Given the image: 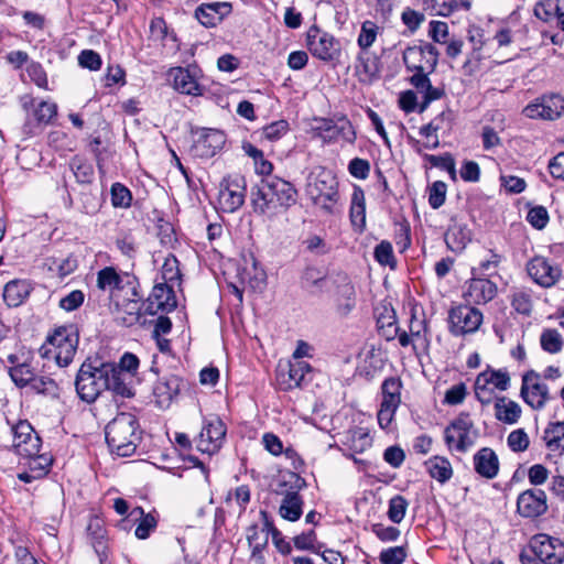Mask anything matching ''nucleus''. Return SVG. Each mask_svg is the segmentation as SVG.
I'll list each match as a JSON object with an SVG mask.
<instances>
[{
	"label": "nucleus",
	"mask_w": 564,
	"mask_h": 564,
	"mask_svg": "<svg viewBox=\"0 0 564 564\" xmlns=\"http://www.w3.org/2000/svg\"><path fill=\"white\" fill-rule=\"evenodd\" d=\"M110 451L120 457L131 456L141 440L139 422L131 413H119L105 429Z\"/></svg>",
	"instance_id": "nucleus-1"
},
{
	"label": "nucleus",
	"mask_w": 564,
	"mask_h": 564,
	"mask_svg": "<svg viewBox=\"0 0 564 564\" xmlns=\"http://www.w3.org/2000/svg\"><path fill=\"white\" fill-rule=\"evenodd\" d=\"M305 194L315 206L326 214L336 213L339 199L338 182L330 171L321 167L310 173L306 178Z\"/></svg>",
	"instance_id": "nucleus-2"
},
{
	"label": "nucleus",
	"mask_w": 564,
	"mask_h": 564,
	"mask_svg": "<svg viewBox=\"0 0 564 564\" xmlns=\"http://www.w3.org/2000/svg\"><path fill=\"white\" fill-rule=\"evenodd\" d=\"M111 368L106 366V362L89 360L83 362L80 366L76 380L75 388L80 400L93 403L107 389V376Z\"/></svg>",
	"instance_id": "nucleus-3"
},
{
	"label": "nucleus",
	"mask_w": 564,
	"mask_h": 564,
	"mask_svg": "<svg viewBox=\"0 0 564 564\" xmlns=\"http://www.w3.org/2000/svg\"><path fill=\"white\" fill-rule=\"evenodd\" d=\"M479 436L468 413H460L444 431V440L449 451L467 452Z\"/></svg>",
	"instance_id": "nucleus-4"
},
{
	"label": "nucleus",
	"mask_w": 564,
	"mask_h": 564,
	"mask_svg": "<svg viewBox=\"0 0 564 564\" xmlns=\"http://www.w3.org/2000/svg\"><path fill=\"white\" fill-rule=\"evenodd\" d=\"M47 344L54 349V358L56 362L66 367L72 361L76 354L78 346V333L73 326H61L47 337Z\"/></svg>",
	"instance_id": "nucleus-5"
},
{
	"label": "nucleus",
	"mask_w": 564,
	"mask_h": 564,
	"mask_svg": "<svg viewBox=\"0 0 564 564\" xmlns=\"http://www.w3.org/2000/svg\"><path fill=\"white\" fill-rule=\"evenodd\" d=\"M246 198V178L239 174L228 175L219 184L218 204L223 212L234 213Z\"/></svg>",
	"instance_id": "nucleus-6"
},
{
	"label": "nucleus",
	"mask_w": 564,
	"mask_h": 564,
	"mask_svg": "<svg viewBox=\"0 0 564 564\" xmlns=\"http://www.w3.org/2000/svg\"><path fill=\"white\" fill-rule=\"evenodd\" d=\"M481 323V312L469 305H458L448 313V328L454 336L475 333Z\"/></svg>",
	"instance_id": "nucleus-7"
},
{
	"label": "nucleus",
	"mask_w": 564,
	"mask_h": 564,
	"mask_svg": "<svg viewBox=\"0 0 564 564\" xmlns=\"http://www.w3.org/2000/svg\"><path fill=\"white\" fill-rule=\"evenodd\" d=\"M135 282L134 275L128 273L119 275L112 267H106L97 273V288L101 291H108L115 299L119 297L118 292L126 288H128L127 295L138 296Z\"/></svg>",
	"instance_id": "nucleus-8"
},
{
	"label": "nucleus",
	"mask_w": 564,
	"mask_h": 564,
	"mask_svg": "<svg viewBox=\"0 0 564 564\" xmlns=\"http://www.w3.org/2000/svg\"><path fill=\"white\" fill-rule=\"evenodd\" d=\"M307 46L310 52L322 61L335 59L340 53L338 41L316 26H312L307 32Z\"/></svg>",
	"instance_id": "nucleus-9"
},
{
	"label": "nucleus",
	"mask_w": 564,
	"mask_h": 564,
	"mask_svg": "<svg viewBox=\"0 0 564 564\" xmlns=\"http://www.w3.org/2000/svg\"><path fill=\"white\" fill-rule=\"evenodd\" d=\"M13 448L25 457L36 456L41 449V440L28 421H20L12 427Z\"/></svg>",
	"instance_id": "nucleus-10"
},
{
	"label": "nucleus",
	"mask_w": 564,
	"mask_h": 564,
	"mask_svg": "<svg viewBox=\"0 0 564 564\" xmlns=\"http://www.w3.org/2000/svg\"><path fill=\"white\" fill-rule=\"evenodd\" d=\"M312 367L306 361H289L285 365H279L276 380L281 390L289 391L299 388L305 381Z\"/></svg>",
	"instance_id": "nucleus-11"
},
{
	"label": "nucleus",
	"mask_w": 564,
	"mask_h": 564,
	"mask_svg": "<svg viewBox=\"0 0 564 564\" xmlns=\"http://www.w3.org/2000/svg\"><path fill=\"white\" fill-rule=\"evenodd\" d=\"M531 550L545 564H560L564 557V544L547 534H536L531 542Z\"/></svg>",
	"instance_id": "nucleus-12"
},
{
	"label": "nucleus",
	"mask_w": 564,
	"mask_h": 564,
	"mask_svg": "<svg viewBox=\"0 0 564 564\" xmlns=\"http://www.w3.org/2000/svg\"><path fill=\"white\" fill-rule=\"evenodd\" d=\"M226 426L219 417H213L203 425L197 440V449L202 453L213 454L223 444Z\"/></svg>",
	"instance_id": "nucleus-13"
},
{
	"label": "nucleus",
	"mask_w": 564,
	"mask_h": 564,
	"mask_svg": "<svg viewBox=\"0 0 564 564\" xmlns=\"http://www.w3.org/2000/svg\"><path fill=\"white\" fill-rule=\"evenodd\" d=\"M564 115V97L560 94H547L531 102V119L554 121Z\"/></svg>",
	"instance_id": "nucleus-14"
},
{
	"label": "nucleus",
	"mask_w": 564,
	"mask_h": 564,
	"mask_svg": "<svg viewBox=\"0 0 564 564\" xmlns=\"http://www.w3.org/2000/svg\"><path fill=\"white\" fill-rule=\"evenodd\" d=\"M561 275L562 270L556 265H552L547 259L543 257L531 259V279L540 286H553Z\"/></svg>",
	"instance_id": "nucleus-15"
},
{
	"label": "nucleus",
	"mask_w": 564,
	"mask_h": 564,
	"mask_svg": "<svg viewBox=\"0 0 564 564\" xmlns=\"http://www.w3.org/2000/svg\"><path fill=\"white\" fill-rule=\"evenodd\" d=\"M497 294V286L488 279L473 278L464 292L465 300L470 304H486Z\"/></svg>",
	"instance_id": "nucleus-16"
},
{
	"label": "nucleus",
	"mask_w": 564,
	"mask_h": 564,
	"mask_svg": "<svg viewBox=\"0 0 564 564\" xmlns=\"http://www.w3.org/2000/svg\"><path fill=\"white\" fill-rule=\"evenodd\" d=\"M231 12L229 2L202 3L195 11L197 20L207 28L216 26Z\"/></svg>",
	"instance_id": "nucleus-17"
},
{
	"label": "nucleus",
	"mask_w": 564,
	"mask_h": 564,
	"mask_svg": "<svg viewBox=\"0 0 564 564\" xmlns=\"http://www.w3.org/2000/svg\"><path fill=\"white\" fill-rule=\"evenodd\" d=\"M170 78L173 82V87L181 94L199 96L202 95V87L197 83L195 76L189 72L188 68L174 67L169 73Z\"/></svg>",
	"instance_id": "nucleus-18"
},
{
	"label": "nucleus",
	"mask_w": 564,
	"mask_h": 564,
	"mask_svg": "<svg viewBox=\"0 0 564 564\" xmlns=\"http://www.w3.org/2000/svg\"><path fill=\"white\" fill-rule=\"evenodd\" d=\"M251 200L254 212L261 215L279 206L267 178L262 180L256 188H252Z\"/></svg>",
	"instance_id": "nucleus-19"
},
{
	"label": "nucleus",
	"mask_w": 564,
	"mask_h": 564,
	"mask_svg": "<svg viewBox=\"0 0 564 564\" xmlns=\"http://www.w3.org/2000/svg\"><path fill=\"white\" fill-rule=\"evenodd\" d=\"M475 470L487 479H492L499 471V459L494 449L482 447L474 456Z\"/></svg>",
	"instance_id": "nucleus-20"
},
{
	"label": "nucleus",
	"mask_w": 564,
	"mask_h": 564,
	"mask_svg": "<svg viewBox=\"0 0 564 564\" xmlns=\"http://www.w3.org/2000/svg\"><path fill=\"white\" fill-rule=\"evenodd\" d=\"M106 366L112 369V371H109L107 376L108 382L106 390H110L115 394L123 398L131 397L133 393L130 387L132 379L130 375L122 372L113 362H106Z\"/></svg>",
	"instance_id": "nucleus-21"
},
{
	"label": "nucleus",
	"mask_w": 564,
	"mask_h": 564,
	"mask_svg": "<svg viewBox=\"0 0 564 564\" xmlns=\"http://www.w3.org/2000/svg\"><path fill=\"white\" fill-rule=\"evenodd\" d=\"M183 381L176 376L160 380L154 387V395L160 406H169L171 401L180 393Z\"/></svg>",
	"instance_id": "nucleus-22"
},
{
	"label": "nucleus",
	"mask_w": 564,
	"mask_h": 564,
	"mask_svg": "<svg viewBox=\"0 0 564 564\" xmlns=\"http://www.w3.org/2000/svg\"><path fill=\"white\" fill-rule=\"evenodd\" d=\"M279 206L289 208L296 203L297 189L288 181L279 177L267 178Z\"/></svg>",
	"instance_id": "nucleus-23"
},
{
	"label": "nucleus",
	"mask_w": 564,
	"mask_h": 564,
	"mask_svg": "<svg viewBox=\"0 0 564 564\" xmlns=\"http://www.w3.org/2000/svg\"><path fill=\"white\" fill-rule=\"evenodd\" d=\"M416 57L424 58V66L432 72L437 65L438 51L436 46L432 45L431 43L408 47L403 53V61L408 68H411L410 59H415Z\"/></svg>",
	"instance_id": "nucleus-24"
},
{
	"label": "nucleus",
	"mask_w": 564,
	"mask_h": 564,
	"mask_svg": "<svg viewBox=\"0 0 564 564\" xmlns=\"http://www.w3.org/2000/svg\"><path fill=\"white\" fill-rule=\"evenodd\" d=\"M471 238V230L467 225L460 223H454L445 234L446 245L454 252L464 250Z\"/></svg>",
	"instance_id": "nucleus-25"
},
{
	"label": "nucleus",
	"mask_w": 564,
	"mask_h": 564,
	"mask_svg": "<svg viewBox=\"0 0 564 564\" xmlns=\"http://www.w3.org/2000/svg\"><path fill=\"white\" fill-rule=\"evenodd\" d=\"M137 296L128 297L120 303L119 297H116L115 305L118 312V319L126 326H132L138 323L141 314L140 299Z\"/></svg>",
	"instance_id": "nucleus-26"
},
{
	"label": "nucleus",
	"mask_w": 564,
	"mask_h": 564,
	"mask_svg": "<svg viewBox=\"0 0 564 564\" xmlns=\"http://www.w3.org/2000/svg\"><path fill=\"white\" fill-rule=\"evenodd\" d=\"M355 74L362 84H371L379 76V65L375 57L360 53L355 65Z\"/></svg>",
	"instance_id": "nucleus-27"
},
{
	"label": "nucleus",
	"mask_w": 564,
	"mask_h": 564,
	"mask_svg": "<svg viewBox=\"0 0 564 564\" xmlns=\"http://www.w3.org/2000/svg\"><path fill=\"white\" fill-rule=\"evenodd\" d=\"M225 143V135L218 130H208L196 142V150L202 156H213Z\"/></svg>",
	"instance_id": "nucleus-28"
},
{
	"label": "nucleus",
	"mask_w": 564,
	"mask_h": 564,
	"mask_svg": "<svg viewBox=\"0 0 564 564\" xmlns=\"http://www.w3.org/2000/svg\"><path fill=\"white\" fill-rule=\"evenodd\" d=\"M446 116L447 115L445 112H442L430 123L420 128V134L423 135L426 139V141H424L423 143L415 141V150L417 153L421 154L423 149L433 150L438 148L440 139L437 135V131L443 129V126L438 124V120L445 118Z\"/></svg>",
	"instance_id": "nucleus-29"
},
{
	"label": "nucleus",
	"mask_w": 564,
	"mask_h": 564,
	"mask_svg": "<svg viewBox=\"0 0 564 564\" xmlns=\"http://www.w3.org/2000/svg\"><path fill=\"white\" fill-rule=\"evenodd\" d=\"M30 291L31 288L26 281H10L4 286L3 300L9 306L17 307L29 296Z\"/></svg>",
	"instance_id": "nucleus-30"
},
{
	"label": "nucleus",
	"mask_w": 564,
	"mask_h": 564,
	"mask_svg": "<svg viewBox=\"0 0 564 564\" xmlns=\"http://www.w3.org/2000/svg\"><path fill=\"white\" fill-rule=\"evenodd\" d=\"M495 415L503 423L513 424L521 415V408L512 400L505 397L498 398L495 402Z\"/></svg>",
	"instance_id": "nucleus-31"
},
{
	"label": "nucleus",
	"mask_w": 564,
	"mask_h": 564,
	"mask_svg": "<svg viewBox=\"0 0 564 564\" xmlns=\"http://www.w3.org/2000/svg\"><path fill=\"white\" fill-rule=\"evenodd\" d=\"M350 220L354 226L362 229L366 225L365 193L360 187H355L351 195Z\"/></svg>",
	"instance_id": "nucleus-32"
},
{
	"label": "nucleus",
	"mask_w": 564,
	"mask_h": 564,
	"mask_svg": "<svg viewBox=\"0 0 564 564\" xmlns=\"http://www.w3.org/2000/svg\"><path fill=\"white\" fill-rule=\"evenodd\" d=\"M35 373L36 369L32 366L31 357L23 364H20L15 367H9V375L14 384L19 388L28 387L30 382H32Z\"/></svg>",
	"instance_id": "nucleus-33"
},
{
	"label": "nucleus",
	"mask_w": 564,
	"mask_h": 564,
	"mask_svg": "<svg viewBox=\"0 0 564 564\" xmlns=\"http://www.w3.org/2000/svg\"><path fill=\"white\" fill-rule=\"evenodd\" d=\"M371 443L369 433L362 427H354L346 434L345 444L355 453H364L371 446Z\"/></svg>",
	"instance_id": "nucleus-34"
},
{
	"label": "nucleus",
	"mask_w": 564,
	"mask_h": 564,
	"mask_svg": "<svg viewBox=\"0 0 564 564\" xmlns=\"http://www.w3.org/2000/svg\"><path fill=\"white\" fill-rule=\"evenodd\" d=\"M426 466L431 477L440 482L447 481L453 475L452 465L445 457L434 456L426 462Z\"/></svg>",
	"instance_id": "nucleus-35"
},
{
	"label": "nucleus",
	"mask_w": 564,
	"mask_h": 564,
	"mask_svg": "<svg viewBox=\"0 0 564 564\" xmlns=\"http://www.w3.org/2000/svg\"><path fill=\"white\" fill-rule=\"evenodd\" d=\"M34 393L42 394L47 398L56 399L59 397L58 384L50 377L34 376L32 382L28 386Z\"/></svg>",
	"instance_id": "nucleus-36"
},
{
	"label": "nucleus",
	"mask_w": 564,
	"mask_h": 564,
	"mask_svg": "<svg viewBox=\"0 0 564 564\" xmlns=\"http://www.w3.org/2000/svg\"><path fill=\"white\" fill-rule=\"evenodd\" d=\"M332 133L323 134L325 141L343 139L348 143H354L356 139V132L352 124L345 118L336 121L335 126H332Z\"/></svg>",
	"instance_id": "nucleus-37"
},
{
	"label": "nucleus",
	"mask_w": 564,
	"mask_h": 564,
	"mask_svg": "<svg viewBox=\"0 0 564 564\" xmlns=\"http://www.w3.org/2000/svg\"><path fill=\"white\" fill-rule=\"evenodd\" d=\"M302 501L296 492L286 495L280 506L279 512L283 519L295 521L302 513Z\"/></svg>",
	"instance_id": "nucleus-38"
},
{
	"label": "nucleus",
	"mask_w": 564,
	"mask_h": 564,
	"mask_svg": "<svg viewBox=\"0 0 564 564\" xmlns=\"http://www.w3.org/2000/svg\"><path fill=\"white\" fill-rule=\"evenodd\" d=\"M543 440L551 451L564 452V422L550 424L544 431Z\"/></svg>",
	"instance_id": "nucleus-39"
},
{
	"label": "nucleus",
	"mask_w": 564,
	"mask_h": 564,
	"mask_svg": "<svg viewBox=\"0 0 564 564\" xmlns=\"http://www.w3.org/2000/svg\"><path fill=\"white\" fill-rule=\"evenodd\" d=\"M127 524L134 525L135 529H154L158 525V520L154 513H144L140 507L133 508L124 519Z\"/></svg>",
	"instance_id": "nucleus-40"
},
{
	"label": "nucleus",
	"mask_w": 564,
	"mask_h": 564,
	"mask_svg": "<svg viewBox=\"0 0 564 564\" xmlns=\"http://www.w3.org/2000/svg\"><path fill=\"white\" fill-rule=\"evenodd\" d=\"M356 305L355 288L350 283H345L339 289L337 297V312L341 316H347Z\"/></svg>",
	"instance_id": "nucleus-41"
},
{
	"label": "nucleus",
	"mask_w": 564,
	"mask_h": 564,
	"mask_svg": "<svg viewBox=\"0 0 564 564\" xmlns=\"http://www.w3.org/2000/svg\"><path fill=\"white\" fill-rule=\"evenodd\" d=\"M378 328L387 340L394 339L399 334L395 313L393 310H386V314H381L377 319Z\"/></svg>",
	"instance_id": "nucleus-42"
},
{
	"label": "nucleus",
	"mask_w": 564,
	"mask_h": 564,
	"mask_svg": "<svg viewBox=\"0 0 564 564\" xmlns=\"http://www.w3.org/2000/svg\"><path fill=\"white\" fill-rule=\"evenodd\" d=\"M480 377L481 384H489L494 389L505 391L510 384V377L507 371L503 370H486L478 375Z\"/></svg>",
	"instance_id": "nucleus-43"
},
{
	"label": "nucleus",
	"mask_w": 564,
	"mask_h": 564,
	"mask_svg": "<svg viewBox=\"0 0 564 564\" xmlns=\"http://www.w3.org/2000/svg\"><path fill=\"white\" fill-rule=\"evenodd\" d=\"M558 0H541L534 6V15L544 22H550L558 14Z\"/></svg>",
	"instance_id": "nucleus-44"
},
{
	"label": "nucleus",
	"mask_w": 564,
	"mask_h": 564,
	"mask_svg": "<svg viewBox=\"0 0 564 564\" xmlns=\"http://www.w3.org/2000/svg\"><path fill=\"white\" fill-rule=\"evenodd\" d=\"M541 347L550 354L558 352L563 347V339L556 329H545L540 337Z\"/></svg>",
	"instance_id": "nucleus-45"
},
{
	"label": "nucleus",
	"mask_w": 564,
	"mask_h": 564,
	"mask_svg": "<svg viewBox=\"0 0 564 564\" xmlns=\"http://www.w3.org/2000/svg\"><path fill=\"white\" fill-rule=\"evenodd\" d=\"M172 293H173L172 288H170L166 284V282L154 286L152 296L156 301L158 310L173 308L175 306L174 301L170 302V300H173Z\"/></svg>",
	"instance_id": "nucleus-46"
},
{
	"label": "nucleus",
	"mask_w": 564,
	"mask_h": 564,
	"mask_svg": "<svg viewBox=\"0 0 564 564\" xmlns=\"http://www.w3.org/2000/svg\"><path fill=\"white\" fill-rule=\"evenodd\" d=\"M539 375L531 370V381ZM549 399V390L544 383L531 382V408H542Z\"/></svg>",
	"instance_id": "nucleus-47"
},
{
	"label": "nucleus",
	"mask_w": 564,
	"mask_h": 564,
	"mask_svg": "<svg viewBox=\"0 0 564 564\" xmlns=\"http://www.w3.org/2000/svg\"><path fill=\"white\" fill-rule=\"evenodd\" d=\"M131 192L121 183L111 186V203L115 207L127 208L131 205Z\"/></svg>",
	"instance_id": "nucleus-48"
},
{
	"label": "nucleus",
	"mask_w": 564,
	"mask_h": 564,
	"mask_svg": "<svg viewBox=\"0 0 564 564\" xmlns=\"http://www.w3.org/2000/svg\"><path fill=\"white\" fill-rule=\"evenodd\" d=\"M294 545L299 550H308L319 554L323 545L317 542L314 531L302 532L294 538Z\"/></svg>",
	"instance_id": "nucleus-49"
},
{
	"label": "nucleus",
	"mask_w": 564,
	"mask_h": 564,
	"mask_svg": "<svg viewBox=\"0 0 564 564\" xmlns=\"http://www.w3.org/2000/svg\"><path fill=\"white\" fill-rule=\"evenodd\" d=\"M116 245L121 253L130 259L135 257L137 242L131 231H122L116 239Z\"/></svg>",
	"instance_id": "nucleus-50"
},
{
	"label": "nucleus",
	"mask_w": 564,
	"mask_h": 564,
	"mask_svg": "<svg viewBox=\"0 0 564 564\" xmlns=\"http://www.w3.org/2000/svg\"><path fill=\"white\" fill-rule=\"evenodd\" d=\"M424 161L430 163L434 167L446 170L452 175H455V160L449 153L442 155L423 154Z\"/></svg>",
	"instance_id": "nucleus-51"
},
{
	"label": "nucleus",
	"mask_w": 564,
	"mask_h": 564,
	"mask_svg": "<svg viewBox=\"0 0 564 564\" xmlns=\"http://www.w3.org/2000/svg\"><path fill=\"white\" fill-rule=\"evenodd\" d=\"M375 258L380 264L393 268L395 264V258L392 245L386 240L381 241L375 248Z\"/></svg>",
	"instance_id": "nucleus-52"
},
{
	"label": "nucleus",
	"mask_w": 564,
	"mask_h": 564,
	"mask_svg": "<svg viewBox=\"0 0 564 564\" xmlns=\"http://www.w3.org/2000/svg\"><path fill=\"white\" fill-rule=\"evenodd\" d=\"M270 533L271 531H252V533L247 536L253 557L260 556L261 551L269 542Z\"/></svg>",
	"instance_id": "nucleus-53"
},
{
	"label": "nucleus",
	"mask_w": 564,
	"mask_h": 564,
	"mask_svg": "<svg viewBox=\"0 0 564 564\" xmlns=\"http://www.w3.org/2000/svg\"><path fill=\"white\" fill-rule=\"evenodd\" d=\"M446 191L447 186L442 181L432 184L429 192V203L432 208L437 209L445 203Z\"/></svg>",
	"instance_id": "nucleus-54"
},
{
	"label": "nucleus",
	"mask_w": 564,
	"mask_h": 564,
	"mask_svg": "<svg viewBox=\"0 0 564 564\" xmlns=\"http://www.w3.org/2000/svg\"><path fill=\"white\" fill-rule=\"evenodd\" d=\"M377 25L371 21H365L358 36V45L366 50L370 47L377 37Z\"/></svg>",
	"instance_id": "nucleus-55"
},
{
	"label": "nucleus",
	"mask_w": 564,
	"mask_h": 564,
	"mask_svg": "<svg viewBox=\"0 0 564 564\" xmlns=\"http://www.w3.org/2000/svg\"><path fill=\"white\" fill-rule=\"evenodd\" d=\"M507 443L511 451L524 452L529 447V437L523 429H518L508 435Z\"/></svg>",
	"instance_id": "nucleus-56"
},
{
	"label": "nucleus",
	"mask_w": 564,
	"mask_h": 564,
	"mask_svg": "<svg viewBox=\"0 0 564 564\" xmlns=\"http://www.w3.org/2000/svg\"><path fill=\"white\" fill-rule=\"evenodd\" d=\"M289 130V123L285 120H278L262 129V137L269 141H276Z\"/></svg>",
	"instance_id": "nucleus-57"
},
{
	"label": "nucleus",
	"mask_w": 564,
	"mask_h": 564,
	"mask_svg": "<svg viewBox=\"0 0 564 564\" xmlns=\"http://www.w3.org/2000/svg\"><path fill=\"white\" fill-rule=\"evenodd\" d=\"M180 276L178 261L174 256L170 254L165 258L162 265V278L167 283L178 281Z\"/></svg>",
	"instance_id": "nucleus-58"
},
{
	"label": "nucleus",
	"mask_w": 564,
	"mask_h": 564,
	"mask_svg": "<svg viewBox=\"0 0 564 564\" xmlns=\"http://www.w3.org/2000/svg\"><path fill=\"white\" fill-rule=\"evenodd\" d=\"M405 557L406 553L402 546L384 549L379 556L382 564H402Z\"/></svg>",
	"instance_id": "nucleus-59"
},
{
	"label": "nucleus",
	"mask_w": 564,
	"mask_h": 564,
	"mask_svg": "<svg viewBox=\"0 0 564 564\" xmlns=\"http://www.w3.org/2000/svg\"><path fill=\"white\" fill-rule=\"evenodd\" d=\"M408 507L406 500L401 496H395L390 500L389 505V518L394 522L399 523L405 514Z\"/></svg>",
	"instance_id": "nucleus-60"
},
{
	"label": "nucleus",
	"mask_w": 564,
	"mask_h": 564,
	"mask_svg": "<svg viewBox=\"0 0 564 564\" xmlns=\"http://www.w3.org/2000/svg\"><path fill=\"white\" fill-rule=\"evenodd\" d=\"M57 107L53 102L41 101L34 110L37 122L48 123L56 116Z\"/></svg>",
	"instance_id": "nucleus-61"
},
{
	"label": "nucleus",
	"mask_w": 564,
	"mask_h": 564,
	"mask_svg": "<svg viewBox=\"0 0 564 564\" xmlns=\"http://www.w3.org/2000/svg\"><path fill=\"white\" fill-rule=\"evenodd\" d=\"M471 8V0H442L440 6L441 17H448L455 11H468Z\"/></svg>",
	"instance_id": "nucleus-62"
},
{
	"label": "nucleus",
	"mask_w": 564,
	"mask_h": 564,
	"mask_svg": "<svg viewBox=\"0 0 564 564\" xmlns=\"http://www.w3.org/2000/svg\"><path fill=\"white\" fill-rule=\"evenodd\" d=\"M78 62L82 67L90 70H97L101 66L100 55L93 50H85L78 56Z\"/></svg>",
	"instance_id": "nucleus-63"
},
{
	"label": "nucleus",
	"mask_w": 564,
	"mask_h": 564,
	"mask_svg": "<svg viewBox=\"0 0 564 564\" xmlns=\"http://www.w3.org/2000/svg\"><path fill=\"white\" fill-rule=\"evenodd\" d=\"M303 245H305L307 251L317 256L326 254L329 251V247L327 246L325 240L317 235H312L307 237L303 241Z\"/></svg>",
	"instance_id": "nucleus-64"
}]
</instances>
